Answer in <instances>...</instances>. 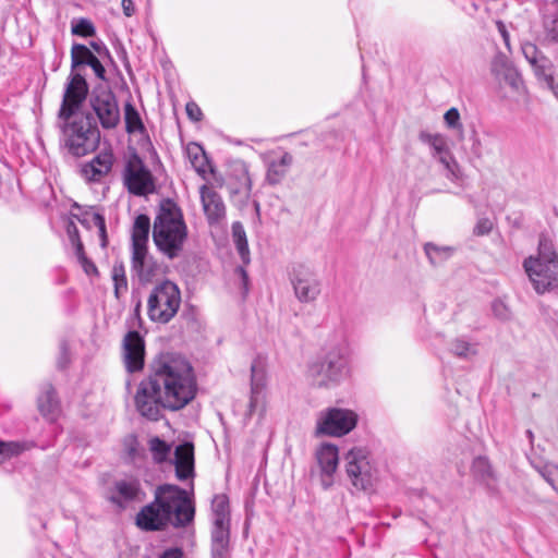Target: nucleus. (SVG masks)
I'll list each match as a JSON object with an SVG mask.
<instances>
[{"label":"nucleus","instance_id":"1","mask_svg":"<svg viewBox=\"0 0 558 558\" xmlns=\"http://www.w3.org/2000/svg\"><path fill=\"white\" fill-rule=\"evenodd\" d=\"M197 385L193 367L180 354L160 353L150 362L149 374L136 390L137 412L150 421H158L162 411H179L196 396Z\"/></svg>","mask_w":558,"mask_h":558},{"label":"nucleus","instance_id":"2","mask_svg":"<svg viewBox=\"0 0 558 558\" xmlns=\"http://www.w3.org/2000/svg\"><path fill=\"white\" fill-rule=\"evenodd\" d=\"M195 507L186 490L177 485L157 487L155 500L136 514V525L144 531H161L167 525L185 527L194 520Z\"/></svg>","mask_w":558,"mask_h":558},{"label":"nucleus","instance_id":"3","mask_svg":"<svg viewBox=\"0 0 558 558\" xmlns=\"http://www.w3.org/2000/svg\"><path fill=\"white\" fill-rule=\"evenodd\" d=\"M153 240L156 247L169 259L179 257L183 251L187 240V227L181 208L171 198L160 202L153 225Z\"/></svg>","mask_w":558,"mask_h":558},{"label":"nucleus","instance_id":"4","mask_svg":"<svg viewBox=\"0 0 558 558\" xmlns=\"http://www.w3.org/2000/svg\"><path fill=\"white\" fill-rule=\"evenodd\" d=\"M523 267L536 293L558 289V254L547 235L541 234L537 255L525 258Z\"/></svg>","mask_w":558,"mask_h":558},{"label":"nucleus","instance_id":"5","mask_svg":"<svg viewBox=\"0 0 558 558\" xmlns=\"http://www.w3.org/2000/svg\"><path fill=\"white\" fill-rule=\"evenodd\" d=\"M349 374L345 347L335 344L307 366V376L319 387L339 384Z\"/></svg>","mask_w":558,"mask_h":558},{"label":"nucleus","instance_id":"6","mask_svg":"<svg viewBox=\"0 0 558 558\" xmlns=\"http://www.w3.org/2000/svg\"><path fill=\"white\" fill-rule=\"evenodd\" d=\"M61 129L65 146L76 157L94 151L99 145L100 132L89 113L63 121Z\"/></svg>","mask_w":558,"mask_h":558},{"label":"nucleus","instance_id":"7","mask_svg":"<svg viewBox=\"0 0 558 558\" xmlns=\"http://www.w3.org/2000/svg\"><path fill=\"white\" fill-rule=\"evenodd\" d=\"M181 303L178 286L169 280L157 284L147 300V313L153 322L166 324L177 314Z\"/></svg>","mask_w":558,"mask_h":558},{"label":"nucleus","instance_id":"8","mask_svg":"<svg viewBox=\"0 0 558 558\" xmlns=\"http://www.w3.org/2000/svg\"><path fill=\"white\" fill-rule=\"evenodd\" d=\"M344 461L347 475L357 490H366L373 486L376 469L365 448H352L344 456Z\"/></svg>","mask_w":558,"mask_h":558},{"label":"nucleus","instance_id":"9","mask_svg":"<svg viewBox=\"0 0 558 558\" xmlns=\"http://www.w3.org/2000/svg\"><path fill=\"white\" fill-rule=\"evenodd\" d=\"M357 415L348 409L330 408L319 413L315 434L317 436L340 437L350 433L356 425Z\"/></svg>","mask_w":558,"mask_h":558},{"label":"nucleus","instance_id":"10","mask_svg":"<svg viewBox=\"0 0 558 558\" xmlns=\"http://www.w3.org/2000/svg\"><path fill=\"white\" fill-rule=\"evenodd\" d=\"M88 102L104 129L111 130L118 126L120 109L111 89L105 86L95 87L89 95Z\"/></svg>","mask_w":558,"mask_h":558},{"label":"nucleus","instance_id":"11","mask_svg":"<svg viewBox=\"0 0 558 558\" xmlns=\"http://www.w3.org/2000/svg\"><path fill=\"white\" fill-rule=\"evenodd\" d=\"M123 182L128 191L136 196H145L155 192V179L142 158L132 154L126 161Z\"/></svg>","mask_w":558,"mask_h":558},{"label":"nucleus","instance_id":"12","mask_svg":"<svg viewBox=\"0 0 558 558\" xmlns=\"http://www.w3.org/2000/svg\"><path fill=\"white\" fill-rule=\"evenodd\" d=\"M106 499L119 511H124L134 504L143 502L146 494L140 480L125 477L116 480L106 492Z\"/></svg>","mask_w":558,"mask_h":558},{"label":"nucleus","instance_id":"13","mask_svg":"<svg viewBox=\"0 0 558 558\" xmlns=\"http://www.w3.org/2000/svg\"><path fill=\"white\" fill-rule=\"evenodd\" d=\"M88 95V84L83 75L71 72L64 88L58 117L62 121L73 118Z\"/></svg>","mask_w":558,"mask_h":558},{"label":"nucleus","instance_id":"14","mask_svg":"<svg viewBox=\"0 0 558 558\" xmlns=\"http://www.w3.org/2000/svg\"><path fill=\"white\" fill-rule=\"evenodd\" d=\"M291 282L294 294L300 302H313L320 293V282L316 275L303 265L293 269Z\"/></svg>","mask_w":558,"mask_h":558},{"label":"nucleus","instance_id":"15","mask_svg":"<svg viewBox=\"0 0 558 558\" xmlns=\"http://www.w3.org/2000/svg\"><path fill=\"white\" fill-rule=\"evenodd\" d=\"M145 343L138 331H129L123 339V360L129 373L142 371L144 367Z\"/></svg>","mask_w":558,"mask_h":558},{"label":"nucleus","instance_id":"16","mask_svg":"<svg viewBox=\"0 0 558 558\" xmlns=\"http://www.w3.org/2000/svg\"><path fill=\"white\" fill-rule=\"evenodd\" d=\"M316 461L320 470L322 486L328 489L333 484V474L338 468V448L331 444L322 445L316 451Z\"/></svg>","mask_w":558,"mask_h":558},{"label":"nucleus","instance_id":"17","mask_svg":"<svg viewBox=\"0 0 558 558\" xmlns=\"http://www.w3.org/2000/svg\"><path fill=\"white\" fill-rule=\"evenodd\" d=\"M418 140L422 143H425L430 146L432 148V156L437 159L440 163L444 165V167L450 172L451 174H454L457 169V162L454 161L448 144L447 140L444 135L436 133L430 134L426 131H421L418 134Z\"/></svg>","mask_w":558,"mask_h":558},{"label":"nucleus","instance_id":"18","mask_svg":"<svg viewBox=\"0 0 558 558\" xmlns=\"http://www.w3.org/2000/svg\"><path fill=\"white\" fill-rule=\"evenodd\" d=\"M199 194L208 223L210 226L220 223L226 218V206L221 196L207 185L201 186Z\"/></svg>","mask_w":558,"mask_h":558},{"label":"nucleus","instance_id":"19","mask_svg":"<svg viewBox=\"0 0 558 558\" xmlns=\"http://www.w3.org/2000/svg\"><path fill=\"white\" fill-rule=\"evenodd\" d=\"M83 65H89L99 80H106V70L99 58L96 57L87 46L73 44L71 48V70L73 72L75 69Z\"/></svg>","mask_w":558,"mask_h":558},{"label":"nucleus","instance_id":"20","mask_svg":"<svg viewBox=\"0 0 558 558\" xmlns=\"http://www.w3.org/2000/svg\"><path fill=\"white\" fill-rule=\"evenodd\" d=\"M173 463L178 480L185 481L194 476V447L191 442L177 446Z\"/></svg>","mask_w":558,"mask_h":558},{"label":"nucleus","instance_id":"21","mask_svg":"<svg viewBox=\"0 0 558 558\" xmlns=\"http://www.w3.org/2000/svg\"><path fill=\"white\" fill-rule=\"evenodd\" d=\"M113 163V155L111 151H102L95 156L89 162L85 163L82 169V175L88 180L98 182L102 177L107 175Z\"/></svg>","mask_w":558,"mask_h":558},{"label":"nucleus","instance_id":"22","mask_svg":"<svg viewBox=\"0 0 558 558\" xmlns=\"http://www.w3.org/2000/svg\"><path fill=\"white\" fill-rule=\"evenodd\" d=\"M230 525H211L210 558H231Z\"/></svg>","mask_w":558,"mask_h":558},{"label":"nucleus","instance_id":"23","mask_svg":"<svg viewBox=\"0 0 558 558\" xmlns=\"http://www.w3.org/2000/svg\"><path fill=\"white\" fill-rule=\"evenodd\" d=\"M493 72L496 76L507 84L513 92L520 94L524 89V84L520 72L507 60L496 61L493 65Z\"/></svg>","mask_w":558,"mask_h":558},{"label":"nucleus","instance_id":"24","mask_svg":"<svg viewBox=\"0 0 558 558\" xmlns=\"http://www.w3.org/2000/svg\"><path fill=\"white\" fill-rule=\"evenodd\" d=\"M293 156L283 151L282 155L278 158H272L267 161V171H266V180L270 185H277L282 182V180L288 174L292 163Z\"/></svg>","mask_w":558,"mask_h":558},{"label":"nucleus","instance_id":"25","mask_svg":"<svg viewBox=\"0 0 558 558\" xmlns=\"http://www.w3.org/2000/svg\"><path fill=\"white\" fill-rule=\"evenodd\" d=\"M132 270L137 275L141 281H149L154 276L156 266L148 256L147 246L132 248Z\"/></svg>","mask_w":558,"mask_h":558},{"label":"nucleus","instance_id":"26","mask_svg":"<svg viewBox=\"0 0 558 558\" xmlns=\"http://www.w3.org/2000/svg\"><path fill=\"white\" fill-rule=\"evenodd\" d=\"M266 386V359L258 355L251 364V407H253Z\"/></svg>","mask_w":558,"mask_h":558},{"label":"nucleus","instance_id":"27","mask_svg":"<svg viewBox=\"0 0 558 558\" xmlns=\"http://www.w3.org/2000/svg\"><path fill=\"white\" fill-rule=\"evenodd\" d=\"M532 69L538 82L558 98V83L554 78V64L551 60L548 57L541 58Z\"/></svg>","mask_w":558,"mask_h":558},{"label":"nucleus","instance_id":"28","mask_svg":"<svg viewBox=\"0 0 558 558\" xmlns=\"http://www.w3.org/2000/svg\"><path fill=\"white\" fill-rule=\"evenodd\" d=\"M150 230V219L147 215H138L132 229V248L147 246Z\"/></svg>","mask_w":558,"mask_h":558},{"label":"nucleus","instance_id":"29","mask_svg":"<svg viewBox=\"0 0 558 558\" xmlns=\"http://www.w3.org/2000/svg\"><path fill=\"white\" fill-rule=\"evenodd\" d=\"M38 409L41 415L50 421H53L58 415L59 402L50 384L46 386L44 393L38 398Z\"/></svg>","mask_w":558,"mask_h":558},{"label":"nucleus","instance_id":"30","mask_svg":"<svg viewBox=\"0 0 558 558\" xmlns=\"http://www.w3.org/2000/svg\"><path fill=\"white\" fill-rule=\"evenodd\" d=\"M211 525H230L229 499L226 495H216L211 502Z\"/></svg>","mask_w":558,"mask_h":558},{"label":"nucleus","instance_id":"31","mask_svg":"<svg viewBox=\"0 0 558 558\" xmlns=\"http://www.w3.org/2000/svg\"><path fill=\"white\" fill-rule=\"evenodd\" d=\"M232 240L243 264H248L251 259L246 232L240 221L232 223Z\"/></svg>","mask_w":558,"mask_h":558},{"label":"nucleus","instance_id":"32","mask_svg":"<svg viewBox=\"0 0 558 558\" xmlns=\"http://www.w3.org/2000/svg\"><path fill=\"white\" fill-rule=\"evenodd\" d=\"M186 154L195 171L199 174L206 173L208 158L203 147L196 143H191L186 147Z\"/></svg>","mask_w":558,"mask_h":558},{"label":"nucleus","instance_id":"33","mask_svg":"<svg viewBox=\"0 0 558 558\" xmlns=\"http://www.w3.org/2000/svg\"><path fill=\"white\" fill-rule=\"evenodd\" d=\"M125 131L130 134L143 132L145 126L136 108L128 101L124 105Z\"/></svg>","mask_w":558,"mask_h":558},{"label":"nucleus","instance_id":"34","mask_svg":"<svg viewBox=\"0 0 558 558\" xmlns=\"http://www.w3.org/2000/svg\"><path fill=\"white\" fill-rule=\"evenodd\" d=\"M425 254L433 266H436L446 260L451 253L450 247L437 246L433 243H426L424 245Z\"/></svg>","mask_w":558,"mask_h":558},{"label":"nucleus","instance_id":"35","mask_svg":"<svg viewBox=\"0 0 558 558\" xmlns=\"http://www.w3.org/2000/svg\"><path fill=\"white\" fill-rule=\"evenodd\" d=\"M149 450L153 454L154 461L156 463H162L167 461L171 447L159 437H154L149 440Z\"/></svg>","mask_w":558,"mask_h":558},{"label":"nucleus","instance_id":"36","mask_svg":"<svg viewBox=\"0 0 558 558\" xmlns=\"http://www.w3.org/2000/svg\"><path fill=\"white\" fill-rule=\"evenodd\" d=\"M26 450L24 442L20 441H0V464L20 456Z\"/></svg>","mask_w":558,"mask_h":558},{"label":"nucleus","instance_id":"37","mask_svg":"<svg viewBox=\"0 0 558 558\" xmlns=\"http://www.w3.org/2000/svg\"><path fill=\"white\" fill-rule=\"evenodd\" d=\"M544 33L553 43L558 44V11L553 9L551 12L546 14L543 19Z\"/></svg>","mask_w":558,"mask_h":558},{"label":"nucleus","instance_id":"38","mask_svg":"<svg viewBox=\"0 0 558 558\" xmlns=\"http://www.w3.org/2000/svg\"><path fill=\"white\" fill-rule=\"evenodd\" d=\"M451 352L458 357L469 359L477 353L475 344L468 342L462 338H457L451 342Z\"/></svg>","mask_w":558,"mask_h":558},{"label":"nucleus","instance_id":"39","mask_svg":"<svg viewBox=\"0 0 558 558\" xmlns=\"http://www.w3.org/2000/svg\"><path fill=\"white\" fill-rule=\"evenodd\" d=\"M71 32L81 37H93L96 35V28L90 20L81 17L72 22Z\"/></svg>","mask_w":558,"mask_h":558},{"label":"nucleus","instance_id":"40","mask_svg":"<svg viewBox=\"0 0 558 558\" xmlns=\"http://www.w3.org/2000/svg\"><path fill=\"white\" fill-rule=\"evenodd\" d=\"M472 470L474 475L477 476L481 481H488L493 477L489 461L484 457H477L474 459Z\"/></svg>","mask_w":558,"mask_h":558},{"label":"nucleus","instance_id":"41","mask_svg":"<svg viewBox=\"0 0 558 558\" xmlns=\"http://www.w3.org/2000/svg\"><path fill=\"white\" fill-rule=\"evenodd\" d=\"M521 50L525 60L530 63L531 66L537 63L541 58L546 57L535 44L530 41L523 43Z\"/></svg>","mask_w":558,"mask_h":558},{"label":"nucleus","instance_id":"42","mask_svg":"<svg viewBox=\"0 0 558 558\" xmlns=\"http://www.w3.org/2000/svg\"><path fill=\"white\" fill-rule=\"evenodd\" d=\"M444 120H445L446 125L449 129L456 130L459 133H462L463 126L460 121L459 110L457 108L452 107L449 110H447L444 116Z\"/></svg>","mask_w":558,"mask_h":558},{"label":"nucleus","instance_id":"43","mask_svg":"<svg viewBox=\"0 0 558 558\" xmlns=\"http://www.w3.org/2000/svg\"><path fill=\"white\" fill-rule=\"evenodd\" d=\"M493 223L487 218L480 219L474 227V234L476 235H485L492 231Z\"/></svg>","mask_w":558,"mask_h":558},{"label":"nucleus","instance_id":"44","mask_svg":"<svg viewBox=\"0 0 558 558\" xmlns=\"http://www.w3.org/2000/svg\"><path fill=\"white\" fill-rule=\"evenodd\" d=\"M111 275L113 281H128L125 276V268L122 262H117L113 264Z\"/></svg>","mask_w":558,"mask_h":558},{"label":"nucleus","instance_id":"45","mask_svg":"<svg viewBox=\"0 0 558 558\" xmlns=\"http://www.w3.org/2000/svg\"><path fill=\"white\" fill-rule=\"evenodd\" d=\"M543 476L551 485V487L558 492V468L547 469Z\"/></svg>","mask_w":558,"mask_h":558},{"label":"nucleus","instance_id":"46","mask_svg":"<svg viewBox=\"0 0 558 558\" xmlns=\"http://www.w3.org/2000/svg\"><path fill=\"white\" fill-rule=\"evenodd\" d=\"M186 113L192 121H199L202 119V110L195 102L186 104Z\"/></svg>","mask_w":558,"mask_h":558},{"label":"nucleus","instance_id":"47","mask_svg":"<svg viewBox=\"0 0 558 558\" xmlns=\"http://www.w3.org/2000/svg\"><path fill=\"white\" fill-rule=\"evenodd\" d=\"M89 46L99 57H110V52L104 43L90 41Z\"/></svg>","mask_w":558,"mask_h":558},{"label":"nucleus","instance_id":"48","mask_svg":"<svg viewBox=\"0 0 558 558\" xmlns=\"http://www.w3.org/2000/svg\"><path fill=\"white\" fill-rule=\"evenodd\" d=\"M69 363V351H68V344L65 342L61 343L60 347V359L58 361V366L60 368H64Z\"/></svg>","mask_w":558,"mask_h":558},{"label":"nucleus","instance_id":"49","mask_svg":"<svg viewBox=\"0 0 558 558\" xmlns=\"http://www.w3.org/2000/svg\"><path fill=\"white\" fill-rule=\"evenodd\" d=\"M159 558H184V553L178 547L168 548L159 556Z\"/></svg>","mask_w":558,"mask_h":558},{"label":"nucleus","instance_id":"50","mask_svg":"<svg viewBox=\"0 0 558 558\" xmlns=\"http://www.w3.org/2000/svg\"><path fill=\"white\" fill-rule=\"evenodd\" d=\"M78 262L81 263L84 271L87 274V275H93V274H97V267L95 266V264L89 260L86 256L78 259Z\"/></svg>","mask_w":558,"mask_h":558},{"label":"nucleus","instance_id":"51","mask_svg":"<svg viewBox=\"0 0 558 558\" xmlns=\"http://www.w3.org/2000/svg\"><path fill=\"white\" fill-rule=\"evenodd\" d=\"M66 232H68L69 239L72 244L77 241H81L80 235H78V230H77L76 226L74 225V222H72V221L69 222Z\"/></svg>","mask_w":558,"mask_h":558},{"label":"nucleus","instance_id":"52","mask_svg":"<svg viewBox=\"0 0 558 558\" xmlns=\"http://www.w3.org/2000/svg\"><path fill=\"white\" fill-rule=\"evenodd\" d=\"M121 7L125 16H132L135 13V7L132 0H122Z\"/></svg>","mask_w":558,"mask_h":558},{"label":"nucleus","instance_id":"53","mask_svg":"<svg viewBox=\"0 0 558 558\" xmlns=\"http://www.w3.org/2000/svg\"><path fill=\"white\" fill-rule=\"evenodd\" d=\"M114 283V296L120 299L121 294L128 290V281H113Z\"/></svg>","mask_w":558,"mask_h":558},{"label":"nucleus","instance_id":"54","mask_svg":"<svg viewBox=\"0 0 558 558\" xmlns=\"http://www.w3.org/2000/svg\"><path fill=\"white\" fill-rule=\"evenodd\" d=\"M92 221L95 225V227L98 228V231L106 227L105 218L99 213H94L92 216Z\"/></svg>","mask_w":558,"mask_h":558},{"label":"nucleus","instance_id":"55","mask_svg":"<svg viewBox=\"0 0 558 558\" xmlns=\"http://www.w3.org/2000/svg\"><path fill=\"white\" fill-rule=\"evenodd\" d=\"M497 27H498V31H499V33H500V35H501V37H502L504 41H505V45H506L507 47H509V33H508V31L506 29L505 24H504L502 22H498V23H497Z\"/></svg>","mask_w":558,"mask_h":558},{"label":"nucleus","instance_id":"56","mask_svg":"<svg viewBox=\"0 0 558 558\" xmlns=\"http://www.w3.org/2000/svg\"><path fill=\"white\" fill-rule=\"evenodd\" d=\"M72 245L74 246L77 259H81L86 256L84 253V247H83L82 241H77V242L73 243Z\"/></svg>","mask_w":558,"mask_h":558},{"label":"nucleus","instance_id":"57","mask_svg":"<svg viewBox=\"0 0 558 558\" xmlns=\"http://www.w3.org/2000/svg\"><path fill=\"white\" fill-rule=\"evenodd\" d=\"M100 245L106 247L108 245L107 230L106 227L99 230Z\"/></svg>","mask_w":558,"mask_h":558},{"label":"nucleus","instance_id":"58","mask_svg":"<svg viewBox=\"0 0 558 558\" xmlns=\"http://www.w3.org/2000/svg\"><path fill=\"white\" fill-rule=\"evenodd\" d=\"M236 271L240 274V276H241L242 280H243L244 286H246L248 277H247V272L245 271V269L243 267H238Z\"/></svg>","mask_w":558,"mask_h":558},{"label":"nucleus","instance_id":"59","mask_svg":"<svg viewBox=\"0 0 558 558\" xmlns=\"http://www.w3.org/2000/svg\"><path fill=\"white\" fill-rule=\"evenodd\" d=\"M551 9H555L558 11V0H553Z\"/></svg>","mask_w":558,"mask_h":558},{"label":"nucleus","instance_id":"60","mask_svg":"<svg viewBox=\"0 0 558 558\" xmlns=\"http://www.w3.org/2000/svg\"><path fill=\"white\" fill-rule=\"evenodd\" d=\"M140 307H141V302H138V303L136 304V307H135V312H136V313H138V312H140Z\"/></svg>","mask_w":558,"mask_h":558},{"label":"nucleus","instance_id":"61","mask_svg":"<svg viewBox=\"0 0 558 558\" xmlns=\"http://www.w3.org/2000/svg\"><path fill=\"white\" fill-rule=\"evenodd\" d=\"M526 434H527V436H529L531 439L533 438V434H532V432H531V430H526Z\"/></svg>","mask_w":558,"mask_h":558}]
</instances>
